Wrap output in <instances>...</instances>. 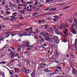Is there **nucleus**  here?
<instances>
[{
  "instance_id": "nucleus-1",
  "label": "nucleus",
  "mask_w": 77,
  "mask_h": 77,
  "mask_svg": "<svg viewBox=\"0 0 77 77\" xmlns=\"http://www.w3.org/2000/svg\"><path fill=\"white\" fill-rule=\"evenodd\" d=\"M73 23V24L70 29V31L73 34H76V33H77V31L75 30V29L77 30V21H74Z\"/></svg>"
},
{
  "instance_id": "nucleus-2",
  "label": "nucleus",
  "mask_w": 77,
  "mask_h": 77,
  "mask_svg": "<svg viewBox=\"0 0 77 77\" xmlns=\"http://www.w3.org/2000/svg\"><path fill=\"white\" fill-rule=\"evenodd\" d=\"M69 26V24L67 23H66L64 25L61 24V25L60 26V27L59 28V29L60 30H62V29H63V28H64V27H68Z\"/></svg>"
},
{
  "instance_id": "nucleus-3",
  "label": "nucleus",
  "mask_w": 77,
  "mask_h": 77,
  "mask_svg": "<svg viewBox=\"0 0 77 77\" xmlns=\"http://www.w3.org/2000/svg\"><path fill=\"white\" fill-rule=\"evenodd\" d=\"M55 32L57 35H62V32H60L59 30H56L55 31Z\"/></svg>"
},
{
  "instance_id": "nucleus-4",
  "label": "nucleus",
  "mask_w": 77,
  "mask_h": 77,
  "mask_svg": "<svg viewBox=\"0 0 77 77\" xmlns=\"http://www.w3.org/2000/svg\"><path fill=\"white\" fill-rule=\"evenodd\" d=\"M19 35L20 36V38H21V36H23L24 35V33L23 32H21L19 33Z\"/></svg>"
},
{
  "instance_id": "nucleus-5",
  "label": "nucleus",
  "mask_w": 77,
  "mask_h": 77,
  "mask_svg": "<svg viewBox=\"0 0 77 77\" xmlns=\"http://www.w3.org/2000/svg\"><path fill=\"white\" fill-rule=\"evenodd\" d=\"M22 25L21 24H16L13 26V27H20Z\"/></svg>"
},
{
  "instance_id": "nucleus-6",
  "label": "nucleus",
  "mask_w": 77,
  "mask_h": 77,
  "mask_svg": "<svg viewBox=\"0 0 77 77\" xmlns=\"http://www.w3.org/2000/svg\"><path fill=\"white\" fill-rule=\"evenodd\" d=\"M65 31V32H62V33H64L66 36H67V35H68V34L67 33V32H68V29L66 28Z\"/></svg>"
},
{
  "instance_id": "nucleus-7",
  "label": "nucleus",
  "mask_w": 77,
  "mask_h": 77,
  "mask_svg": "<svg viewBox=\"0 0 77 77\" xmlns=\"http://www.w3.org/2000/svg\"><path fill=\"white\" fill-rule=\"evenodd\" d=\"M9 18H11L10 19L11 21H14V20H16L15 19V17L14 16H12L11 17H9Z\"/></svg>"
},
{
  "instance_id": "nucleus-8",
  "label": "nucleus",
  "mask_w": 77,
  "mask_h": 77,
  "mask_svg": "<svg viewBox=\"0 0 77 77\" xmlns=\"http://www.w3.org/2000/svg\"><path fill=\"white\" fill-rule=\"evenodd\" d=\"M38 21L39 24H41V23H44V20H38Z\"/></svg>"
},
{
  "instance_id": "nucleus-9",
  "label": "nucleus",
  "mask_w": 77,
  "mask_h": 77,
  "mask_svg": "<svg viewBox=\"0 0 77 77\" xmlns=\"http://www.w3.org/2000/svg\"><path fill=\"white\" fill-rule=\"evenodd\" d=\"M48 32H49V33H53V32H54V30L53 29L51 28L48 30Z\"/></svg>"
},
{
  "instance_id": "nucleus-10",
  "label": "nucleus",
  "mask_w": 77,
  "mask_h": 77,
  "mask_svg": "<svg viewBox=\"0 0 77 77\" xmlns=\"http://www.w3.org/2000/svg\"><path fill=\"white\" fill-rule=\"evenodd\" d=\"M40 35H42V34L44 36H47V35H48V33L46 32V33H40Z\"/></svg>"
},
{
  "instance_id": "nucleus-11",
  "label": "nucleus",
  "mask_w": 77,
  "mask_h": 77,
  "mask_svg": "<svg viewBox=\"0 0 77 77\" xmlns=\"http://www.w3.org/2000/svg\"><path fill=\"white\" fill-rule=\"evenodd\" d=\"M51 47H52V48H56V45H51V44L50 45Z\"/></svg>"
},
{
  "instance_id": "nucleus-12",
  "label": "nucleus",
  "mask_w": 77,
  "mask_h": 77,
  "mask_svg": "<svg viewBox=\"0 0 77 77\" xmlns=\"http://www.w3.org/2000/svg\"><path fill=\"white\" fill-rule=\"evenodd\" d=\"M44 39H45V40L46 41H50V38H49L45 37L44 38Z\"/></svg>"
},
{
  "instance_id": "nucleus-13",
  "label": "nucleus",
  "mask_w": 77,
  "mask_h": 77,
  "mask_svg": "<svg viewBox=\"0 0 77 77\" xmlns=\"http://www.w3.org/2000/svg\"><path fill=\"white\" fill-rule=\"evenodd\" d=\"M58 37L57 36H54L53 37V38L55 41L58 39Z\"/></svg>"
},
{
  "instance_id": "nucleus-14",
  "label": "nucleus",
  "mask_w": 77,
  "mask_h": 77,
  "mask_svg": "<svg viewBox=\"0 0 77 77\" xmlns=\"http://www.w3.org/2000/svg\"><path fill=\"white\" fill-rule=\"evenodd\" d=\"M56 41L53 38H52L51 39V42L52 43H54Z\"/></svg>"
},
{
  "instance_id": "nucleus-15",
  "label": "nucleus",
  "mask_w": 77,
  "mask_h": 77,
  "mask_svg": "<svg viewBox=\"0 0 77 77\" xmlns=\"http://www.w3.org/2000/svg\"><path fill=\"white\" fill-rule=\"evenodd\" d=\"M29 70H25V73L27 74H28V73H29Z\"/></svg>"
},
{
  "instance_id": "nucleus-16",
  "label": "nucleus",
  "mask_w": 77,
  "mask_h": 77,
  "mask_svg": "<svg viewBox=\"0 0 77 77\" xmlns=\"http://www.w3.org/2000/svg\"><path fill=\"white\" fill-rule=\"evenodd\" d=\"M18 12H19L20 13H21L22 14H23V13L24 12V11L23 10H21V11L19 10Z\"/></svg>"
},
{
  "instance_id": "nucleus-17",
  "label": "nucleus",
  "mask_w": 77,
  "mask_h": 77,
  "mask_svg": "<svg viewBox=\"0 0 77 77\" xmlns=\"http://www.w3.org/2000/svg\"><path fill=\"white\" fill-rule=\"evenodd\" d=\"M5 14H6V15H8L9 14H11V12H10V11H7L6 12Z\"/></svg>"
},
{
  "instance_id": "nucleus-18",
  "label": "nucleus",
  "mask_w": 77,
  "mask_h": 77,
  "mask_svg": "<svg viewBox=\"0 0 77 77\" xmlns=\"http://www.w3.org/2000/svg\"><path fill=\"white\" fill-rule=\"evenodd\" d=\"M6 34H7L6 35V36H5L6 38H8V37H9V36H10V34H9L8 33H7Z\"/></svg>"
},
{
  "instance_id": "nucleus-19",
  "label": "nucleus",
  "mask_w": 77,
  "mask_h": 77,
  "mask_svg": "<svg viewBox=\"0 0 77 77\" xmlns=\"http://www.w3.org/2000/svg\"><path fill=\"white\" fill-rule=\"evenodd\" d=\"M59 70H57V69H56L55 70L54 72H55V73H57L59 72Z\"/></svg>"
},
{
  "instance_id": "nucleus-20",
  "label": "nucleus",
  "mask_w": 77,
  "mask_h": 77,
  "mask_svg": "<svg viewBox=\"0 0 77 77\" xmlns=\"http://www.w3.org/2000/svg\"><path fill=\"white\" fill-rule=\"evenodd\" d=\"M32 2H33V1L32 0L30 2H27V3H28V4H30V3H32Z\"/></svg>"
},
{
  "instance_id": "nucleus-21",
  "label": "nucleus",
  "mask_w": 77,
  "mask_h": 77,
  "mask_svg": "<svg viewBox=\"0 0 77 77\" xmlns=\"http://www.w3.org/2000/svg\"><path fill=\"white\" fill-rule=\"evenodd\" d=\"M55 41H56V43H57V44H58L59 42H60V40L57 39V40H56Z\"/></svg>"
},
{
  "instance_id": "nucleus-22",
  "label": "nucleus",
  "mask_w": 77,
  "mask_h": 77,
  "mask_svg": "<svg viewBox=\"0 0 77 77\" xmlns=\"http://www.w3.org/2000/svg\"><path fill=\"white\" fill-rule=\"evenodd\" d=\"M15 57V55L14 54H12V55L11 56V58H13V57Z\"/></svg>"
},
{
  "instance_id": "nucleus-23",
  "label": "nucleus",
  "mask_w": 77,
  "mask_h": 77,
  "mask_svg": "<svg viewBox=\"0 0 77 77\" xmlns=\"http://www.w3.org/2000/svg\"><path fill=\"white\" fill-rule=\"evenodd\" d=\"M4 2H5V0H3L2 2V3H2V5H3H3H5V4Z\"/></svg>"
},
{
  "instance_id": "nucleus-24",
  "label": "nucleus",
  "mask_w": 77,
  "mask_h": 77,
  "mask_svg": "<svg viewBox=\"0 0 77 77\" xmlns=\"http://www.w3.org/2000/svg\"><path fill=\"white\" fill-rule=\"evenodd\" d=\"M13 52H14V51H11V52L10 54H9V55H11V54H13Z\"/></svg>"
},
{
  "instance_id": "nucleus-25",
  "label": "nucleus",
  "mask_w": 77,
  "mask_h": 77,
  "mask_svg": "<svg viewBox=\"0 0 77 77\" xmlns=\"http://www.w3.org/2000/svg\"><path fill=\"white\" fill-rule=\"evenodd\" d=\"M43 26H44V27H45V28H48V25H43Z\"/></svg>"
},
{
  "instance_id": "nucleus-26",
  "label": "nucleus",
  "mask_w": 77,
  "mask_h": 77,
  "mask_svg": "<svg viewBox=\"0 0 77 77\" xmlns=\"http://www.w3.org/2000/svg\"><path fill=\"white\" fill-rule=\"evenodd\" d=\"M54 30H57V28H56V27L54 26Z\"/></svg>"
},
{
  "instance_id": "nucleus-27",
  "label": "nucleus",
  "mask_w": 77,
  "mask_h": 77,
  "mask_svg": "<svg viewBox=\"0 0 77 77\" xmlns=\"http://www.w3.org/2000/svg\"><path fill=\"white\" fill-rule=\"evenodd\" d=\"M47 20H52L53 19V18L49 17V18H47Z\"/></svg>"
},
{
  "instance_id": "nucleus-28",
  "label": "nucleus",
  "mask_w": 77,
  "mask_h": 77,
  "mask_svg": "<svg viewBox=\"0 0 77 77\" xmlns=\"http://www.w3.org/2000/svg\"><path fill=\"white\" fill-rule=\"evenodd\" d=\"M69 8V6L66 7L64 8H63V9H67V8Z\"/></svg>"
},
{
  "instance_id": "nucleus-29",
  "label": "nucleus",
  "mask_w": 77,
  "mask_h": 77,
  "mask_svg": "<svg viewBox=\"0 0 77 77\" xmlns=\"http://www.w3.org/2000/svg\"><path fill=\"white\" fill-rule=\"evenodd\" d=\"M6 63V61H2L0 63V64H2V63Z\"/></svg>"
},
{
  "instance_id": "nucleus-30",
  "label": "nucleus",
  "mask_w": 77,
  "mask_h": 77,
  "mask_svg": "<svg viewBox=\"0 0 77 77\" xmlns=\"http://www.w3.org/2000/svg\"><path fill=\"white\" fill-rule=\"evenodd\" d=\"M51 10H53V11H56V8H51Z\"/></svg>"
},
{
  "instance_id": "nucleus-31",
  "label": "nucleus",
  "mask_w": 77,
  "mask_h": 77,
  "mask_svg": "<svg viewBox=\"0 0 77 77\" xmlns=\"http://www.w3.org/2000/svg\"><path fill=\"white\" fill-rule=\"evenodd\" d=\"M57 68L58 69H60V70H61V69L60 67L57 66Z\"/></svg>"
},
{
  "instance_id": "nucleus-32",
  "label": "nucleus",
  "mask_w": 77,
  "mask_h": 77,
  "mask_svg": "<svg viewBox=\"0 0 77 77\" xmlns=\"http://www.w3.org/2000/svg\"><path fill=\"white\" fill-rule=\"evenodd\" d=\"M29 62H30V61H29V59H27V64H29Z\"/></svg>"
},
{
  "instance_id": "nucleus-33",
  "label": "nucleus",
  "mask_w": 77,
  "mask_h": 77,
  "mask_svg": "<svg viewBox=\"0 0 77 77\" xmlns=\"http://www.w3.org/2000/svg\"><path fill=\"white\" fill-rule=\"evenodd\" d=\"M3 20H4V19H5V20H9V18L8 17L3 18Z\"/></svg>"
},
{
  "instance_id": "nucleus-34",
  "label": "nucleus",
  "mask_w": 77,
  "mask_h": 77,
  "mask_svg": "<svg viewBox=\"0 0 77 77\" xmlns=\"http://www.w3.org/2000/svg\"><path fill=\"white\" fill-rule=\"evenodd\" d=\"M24 18V17H22V16L20 17V20H23V19Z\"/></svg>"
},
{
  "instance_id": "nucleus-35",
  "label": "nucleus",
  "mask_w": 77,
  "mask_h": 77,
  "mask_svg": "<svg viewBox=\"0 0 77 77\" xmlns=\"http://www.w3.org/2000/svg\"><path fill=\"white\" fill-rule=\"evenodd\" d=\"M26 69L25 68H22V71H23L24 72V71H26Z\"/></svg>"
},
{
  "instance_id": "nucleus-36",
  "label": "nucleus",
  "mask_w": 77,
  "mask_h": 77,
  "mask_svg": "<svg viewBox=\"0 0 77 77\" xmlns=\"http://www.w3.org/2000/svg\"><path fill=\"white\" fill-rule=\"evenodd\" d=\"M34 38H35V39H38V37H37V36H36L35 35L34 36Z\"/></svg>"
},
{
  "instance_id": "nucleus-37",
  "label": "nucleus",
  "mask_w": 77,
  "mask_h": 77,
  "mask_svg": "<svg viewBox=\"0 0 77 77\" xmlns=\"http://www.w3.org/2000/svg\"><path fill=\"white\" fill-rule=\"evenodd\" d=\"M26 11H28L29 12H30V11H32V9H29L28 10H26Z\"/></svg>"
},
{
  "instance_id": "nucleus-38",
  "label": "nucleus",
  "mask_w": 77,
  "mask_h": 77,
  "mask_svg": "<svg viewBox=\"0 0 77 77\" xmlns=\"http://www.w3.org/2000/svg\"><path fill=\"white\" fill-rule=\"evenodd\" d=\"M11 48L12 50H15V48H14V47H11Z\"/></svg>"
},
{
  "instance_id": "nucleus-39",
  "label": "nucleus",
  "mask_w": 77,
  "mask_h": 77,
  "mask_svg": "<svg viewBox=\"0 0 77 77\" xmlns=\"http://www.w3.org/2000/svg\"><path fill=\"white\" fill-rule=\"evenodd\" d=\"M13 4H12V3L11 4H10V7L11 6V7H14V6H13Z\"/></svg>"
},
{
  "instance_id": "nucleus-40",
  "label": "nucleus",
  "mask_w": 77,
  "mask_h": 77,
  "mask_svg": "<svg viewBox=\"0 0 77 77\" xmlns=\"http://www.w3.org/2000/svg\"><path fill=\"white\" fill-rule=\"evenodd\" d=\"M26 45H28L30 44V43H27V42H26Z\"/></svg>"
},
{
  "instance_id": "nucleus-41",
  "label": "nucleus",
  "mask_w": 77,
  "mask_h": 77,
  "mask_svg": "<svg viewBox=\"0 0 77 77\" xmlns=\"http://www.w3.org/2000/svg\"><path fill=\"white\" fill-rule=\"evenodd\" d=\"M48 14H42V15H41V16H42V15H48Z\"/></svg>"
},
{
  "instance_id": "nucleus-42",
  "label": "nucleus",
  "mask_w": 77,
  "mask_h": 77,
  "mask_svg": "<svg viewBox=\"0 0 77 77\" xmlns=\"http://www.w3.org/2000/svg\"><path fill=\"white\" fill-rule=\"evenodd\" d=\"M37 41H38V42L40 41V42H43L42 40H41V39H40L39 40H37Z\"/></svg>"
},
{
  "instance_id": "nucleus-43",
  "label": "nucleus",
  "mask_w": 77,
  "mask_h": 77,
  "mask_svg": "<svg viewBox=\"0 0 77 77\" xmlns=\"http://www.w3.org/2000/svg\"><path fill=\"white\" fill-rule=\"evenodd\" d=\"M19 54H18L16 53V54L15 56H14L15 57H16V56H18Z\"/></svg>"
},
{
  "instance_id": "nucleus-44",
  "label": "nucleus",
  "mask_w": 77,
  "mask_h": 77,
  "mask_svg": "<svg viewBox=\"0 0 77 77\" xmlns=\"http://www.w3.org/2000/svg\"><path fill=\"white\" fill-rule=\"evenodd\" d=\"M27 47H28V48H29V47L31 48V46H30V45H26Z\"/></svg>"
},
{
  "instance_id": "nucleus-45",
  "label": "nucleus",
  "mask_w": 77,
  "mask_h": 77,
  "mask_svg": "<svg viewBox=\"0 0 77 77\" xmlns=\"http://www.w3.org/2000/svg\"><path fill=\"white\" fill-rule=\"evenodd\" d=\"M18 51H20V50H21V48H19L17 49Z\"/></svg>"
},
{
  "instance_id": "nucleus-46",
  "label": "nucleus",
  "mask_w": 77,
  "mask_h": 77,
  "mask_svg": "<svg viewBox=\"0 0 77 77\" xmlns=\"http://www.w3.org/2000/svg\"><path fill=\"white\" fill-rule=\"evenodd\" d=\"M30 32L31 33H33V34H35V32H32V31H31V32Z\"/></svg>"
},
{
  "instance_id": "nucleus-47",
  "label": "nucleus",
  "mask_w": 77,
  "mask_h": 77,
  "mask_svg": "<svg viewBox=\"0 0 77 77\" xmlns=\"http://www.w3.org/2000/svg\"><path fill=\"white\" fill-rule=\"evenodd\" d=\"M14 60H11L10 61V63H12V62H14Z\"/></svg>"
},
{
  "instance_id": "nucleus-48",
  "label": "nucleus",
  "mask_w": 77,
  "mask_h": 77,
  "mask_svg": "<svg viewBox=\"0 0 77 77\" xmlns=\"http://www.w3.org/2000/svg\"><path fill=\"white\" fill-rule=\"evenodd\" d=\"M49 10V8H47L46 9H45V11H48Z\"/></svg>"
},
{
  "instance_id": "nucleus-49",
  "label": "nucleus",
  "mask_w": 77,
  "mask_h": 77,
  "mask_svg": "<svg viewBox=\"0 0 77 77\" xmlns=\"http://www.w3.org/2000/svg\"><path fill=\"white\" fill-rule=\"evenodd\" d=\"M18 6H23V5L22 4H18Z\"/></svg>"
},
{
  "instance_id": "nucleus-50",
  "label": "nucleus",
  "mask_w": 77,
  "mask_h": 77,
  "mask_svg": "<svg viewBox=\"0 0 77 77\" xmlns=\"http://www.w3.org/2000/svg\"><path fill=\"white\" fill-rule=\"evenodd\" d=\"M17 9H18V10H19V9H21V7H17Z\"/></svg>"
},
{
  "instance_id": "nucleus-51",
  "label": "nucleus",
  "mask_w": 77,
  "mask_h": 77,
  "mask_svg": "<svg viewBox=\"0 0 77 77\" xmlns=\"http://www.w3.org/2000/svg\"><path fill=\"white\" fill-rule=\"evenodd\" d=\"M38 2H36L34 4V5H38Z\"/></svg>"
},
{
  "instance_id": "nucleus-52",
  "label": "nucleus",
  "mask_w": 77,
  "mask_h": 77,
  "mask_svg": "<svg viewBox=\"0 0 77 77\" xmlns=\"http://www.w3.org/2000/svg\"><path fill=\"white\" fill-rule=\"evenodd\" d=\"M39 65H41V66H40V67L41 68V67H42V65H43V64H39Z\"/></svg>"
},
{
  "instance_id": "nucleus-53",
  "label": "nucleus",
  "mask_w": 77,
  "mask_h": 77,
  "mask_svg": "<svg viewBox=\"0 0 77 77\" xmlns=\"http://www.w3.org/2000/svg\"><path fill=\"white\" fill-rule=\"evenodd\" d=\"M48 2H50V0H48L47 1H46V3H48Z\"/></svg>"
},
{
  "instance_id": "nucleus-54",
  "label": "nucleus",
  "mask_w": 77,
  "mask_h": 77,
  "mask_svg": "<svg viewBox=\"0 0 77 77\" xmlns=\"http://www.w3.org/2000/svg\"><path fill=\"white\" fill-rule=\"evenodd\" d=\"M29 7L30 8H32V5H29Z\"/></svg>"
},
{
  "instance_id": "nucleus-55",
  "label": "nucleus",
  "mask_w": 77,
  "mask_h": 77,
  "mask_svg": "<svg viewBox=\"0 0 77 77\" xmlns=\"http://www.w3.org/2000/svg\"><path fill=\"white\" fill-rule=\"evenodd\" d=\"M15 14H17V12H15V13H14L12 14V15H15Z\"/></svg>"
},
{
  "instance_id": "nucleus-56",
  "label": "nucleus",
  "mask_w": 77,
  "mask_h": 77,
  "mask_svg": "<svg viewBox=\"0 0 77 77\" xmlns=\"http://www.w3.org/2000/svg\"><path fill=\"white\" fill-rule=\"evenodd\" d=\"M59 17H56V18H54L53 19H55L56 20H57V19H59Z\"/></svg>"
},
{
  "instance_id": "nucleus-57",
  "label": "nucleus",
  "mask_w": 77,
  "mask_h": 77,
  "mask_svg": "<svg viewBox=\"0 0 77 77\" xmlns=\"http://www.w3.org/2000/svg\"><path fill=\"white\" fill-rule=\"evenodd\" d=\"M10 74H11V75H13V74H12V73L11 72H9Z\"/></svg>"
},
{
  "instance_id": "nucleus-58",
  "label": "nucleus",
  "mask_w": 77,
  "mask_h": 77,
  "mask_svg": "<svg viewBox=\"0 0 77 77\" xmlns=\"http://www.w3.org/2000/svg\"><path fill=\"white\" fill-rule=\"evenodd\" d=\"M33 8H32V9H33V8H36V7H34V5L32 6Z\"/></svg>"
},
{
  "instance_id": "nucleus-59",
  "label": "nucleus",
  "mask_w": 77,
  "mask_h": 77,
  "mask_svg": "<svg viewBox=\"0 0 77 77\" xmlns=\"http://www.w3.org/2000/svg\"><path fill=\"white\" fill-rule=\"evenodd\" d=\"M27 33L26 32H25V34L26 35H27V36H29V35H27Z\"/></svg>"
},
{
  "instance_id": "nucleus-60",
  "label": "nucleus",
  "mask_w": 77,
  "mask_h": 77,
  "mask_svg": "<svg viewBox=\"0 0 77 77\" xmlns=\"http://www.w3.org/2000/svg\"><path fill=\"white\" fill-rule=\"evenodd\" d=\"M29 30H32V27H30L29 28Z\"/></svg>"
},
{
  "instance_id": "nucleus-61",
  "label": "nucleus",
  "mask_w": 77,
  "mask_h": 77,
  "mask_svg": "<svg viewBox=\"0 0 77 77\" xmlns=\"http://www.w3.org/2000/svg\"><path fill=\"white\" fill-rule=\"evenodd\" d=\"M5 8H8V5H7L5 6Z\"/></svg>"
},
{
  "instance_id": "nucleus-62",
  "label": "nucleus",
  "mask_w": 77,
  "mask_h": 77,
  "mask_svg": "<svg viewBox=\"0 0 77 77\" xmlns=\"http://www.w3.org/2000/svg\"><path fill=\"white\" fill-rule=\"evenodd\" d=\"M10 9L9 8H8L6 10V11H9Z\"/></svg>"
},
{
  "instance_id": "nucleus-63",
  "label": "nucleus",
  "mask_w": 77,
  "mask_h": 77,
  "mask_svg": "<svg viewBox=\"0 0 77 77\" xmlns=\"http://www.w3.org/2000/svg\"><path fill=\"white\" fill-rule=\"evenodd\" d=\"M8 51H11V49H8Z\"/></svg>"
},
{
  "instance_id": "nucleus-64",
  "label": "nucleus",
  "mask_w": 77,
  "mask_h": 77,
  "mask_svg": "<svg viewBox=\"0 0 77 77\" xmlns=\"http://www.w3.org/2000/svg\"><path fill=\"white\" fill-rule=\"evenodd\" d=\"M15 6H17V5L13 4V7H15Z\"/></svg>"
}]
</instances>
